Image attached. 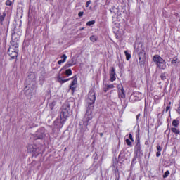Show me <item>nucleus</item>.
<instances>
[{"instance_id":"f257e3e1","label":"nucleus","mask_w":180,"mask_h":180,"mask_svg":"<svg viewBox=\"0 0 180 180\" xmlns=\"http://www.w3.org/2000/svg\"><path fill=\"white\" fill-rule=\"evenodd\" d=\"M86 101V103H88L89 106L87 108L86 115L83 120V123L84 126H88L89 124V121L92 120V118L94 117V106L92 105H94V103H95V101H96V96L94 89H91L89 92L88 97Z\"/></svg>"},{"instance_id":"f03ea898","label":"nucleus","mask_w":180,"mask_h":180,"mask_svg":"<svg viewBox=\"0 0 180 180\" xmlns=\"http://www.w3.org/2000/svg\"><path fill=\"white\" fill-rule=\"evenodd\" d=\"M71 115V110H70V105H63L62 112H60V117H58L54 122L55 126L57 129H62L64 126V123L67 121V118Z\"/></svg>"},{"instance_id":"7ed1b4c3","label":"nucleus","mask_w":180,"mask_h":180,"mask_svg":"<svg viewBox=\"0 0 180 180\" xmlns=\"http://www.w3.org/2000/svg\"><path fill=\"white\" fill-rule=\"evenodd\" d=\"M19 53V43L15 41H11V44L8 50V54L11 58H16Z\"/></svg>"},{"instance_id":"20e7f679","label":"nucleus","mask_w":180,"mask_h":180,"mask_svg":"<svg viewBox=\"0 0 180 180\" xmlns=\"http://www.w3.org/2000/svg\"><path fill=\"white\" fill-rule=\"evenodd\" d=\"M153 61L156 63V65L160 70H165L167 68V62L159 55H155L153 56Z\"/></svg>"},{"instance_id":"39448f33","label":"nucleus","mask_w":180,"mask_h":180,"mask_svg":"<svg viewBox=\"0 0 180 180\" xmlns=\"http://www.w3.org/2000/svg\"><path fill=\"white\" fill-rule=\"evenodd\" d=\"M153 61L156 63V65L160 70H165L167 68V62L159 55H155L153 56Z\"/></svg>"},{"instance_id":"423d86ee","label":"nucleus","mask_w":180,"mask_h":180,"mask_svg":"<svg viewBox=\"0 0 180 180\" xmlns=\"http://www.w3.org/2000/svg\"><path fill=\"white\" fill-rule=\"evenodd\" d=\"M129 101L131 102H137V101H141V94L139 92L133 93L129 97Z\"/></svg>"},{"instance_id":"0eeeda50","label":"nucleus","mask_w":180,"mask_h":180,"mask_svg":"<svg viewBox=\"0 0 180 180\" xmlns=\"http://www.w3.org/2000/svg\"><path fill=\"white\" fill-rule=\"evenodd\" d=\"M35 137L36 140L44 139L46 137V134H44V129H42L37 131L35 133Z\"/></svg>"},{"instance_id":"6e6552de","label":"nucleus","mask_w":180,"mask_h":180,"mask_svg":"<svg viewBox=\"0 0 180 180\" xmlns=\"http://www.w3.org/2000/svg\"><path fill=\"white\" fill-rule=\"evenodd\" d=\"M70 79H73L70 84V89H71V91H75V89L77 88V84H78V79L77 78V76H74L73 77L70 78Z\"/></svg>"},{"instance_id":"1a4fd4ad","label":"nucleus","mask_w":180,"mask_h":180,"mask_svg":"<svg viewBox=\"0 0 180 180\" xmlns=\"http://www.w3.org/2000/svg\"><path fill=\"white\" fill-rule=\"evenodd\" d=\"M116 77H117V75H116L115 68H111L110 71V81L111 82L116 81Z\"/></svg>"},{"instance_id":"9d476101","label":"nucleus","mask_w":180,"mask_h":180,"mask_svg":"<svg viewBox=\"0 0 180 180\" xmlns=\"http://www.w3.org/2000/svg\"><path fill=\"white\" fill-rule=\"evenodd\" d=\"M70 79H63L60 75H58L57 76V81L59 84H61V85H63V84H65V82H68Z\"/></svg>"},{"instance_id":"9b49d317","label":"nucleus","mask_w":180,"mask_h":180,"mask_svg":"<svg viewBox=\"0 0 180 180\" xmlns=\"http://www.w3.org/2000/svg\"><path fill=\"white\" fill-rule=\"evenodd\" d=\"M135 153L136 155H139L141 153V147L140 143H138L135 146Z\"/></svg>"},{"instance_id":"f8f14e48","label":"nucleus","mask_w":180,"mask_h":180,"mask_svg":"<svg viewBox=\"0 0 180 180\" xmlns=\"http://www.w3.org/2000/svg\"><path fill=\"white\" fill-rule=\"evenodd\" d=\"M60 58L62 60H60L58 62V64H59V65H61V64H64V63H65V61H67V55L65 54H63Z\"/></svg>"},{"instance_id":"ddd939ff","label":"nucleus","mask_w":180,"mask_h":180,"mask_svg":"<svg viewBox=\"0 0 180 180\" xmlns=\"http://www.w3.org/2000/svg\"><path fill=\"white\" fill-rule=\"evenodd\" d=\"M115 88V86L113 84H106L105 87L103 89L104 92H108V91H110V89H113Z\"/></svg>"},{"instance_id":"4468645a","label":"nucleus","mask_w":180,"mask_h":180,"mask_svg":"<svg viewBox=\"0 0 180 180\" xmlns=\"http://www.w3.org/2000/svg\"><path fill=\"white\" fill-rule=\"evenodd\" d=\"M27 148L30 153H34L36 148L34 147V145L30 144L27 146Z\"/></svg>"},{"instance_id":"2eb2a0df","label":"nucleus","mask_w":180,"mask_h":180,"mask_svg":"<svg viewBox=\"0 0 180 180\" xmlns=\"http://www.w3.org/2000/svg\"><path fill=\"white\" fill-rule=\"evenodd\" d=\"M118 95H119V97L122 98V99H124V98H126V94L124 93V89L118 91Z\"/></svg>"},{"instance_id":"dca6fc26","label":"nucleus","mask_w":180,"mask_h":180,"mask_svg":"<svg viewBox=\"0 0 180 180\" xmlns=\"http://www.w3.org/2000/svg\"><path fill=\"white\" fill-rule=\"evenodd\" d=\"M124 54H125V56H126V60H127V61H129V60H130V58H131V54H130V53H129V51H124Z\"/></svg>"},{"instance_id":"f3484780","label":"nucleus","mask_w":180,"mask_h":180,"mask_svg":"<svg viewBox=\"0 0 180 180\" xmlns=\"http://www.w3.org/2000/svg\"><path fill=\"white\" fill-rule=\"evenodd\" d=\"M172 126L174 127H178L179 126V120H174L172 122Z\"/></svg>"},{"instance_id":"a211bd4d","label":"nucleus","mask_w":180,"mask_h":180,"mask_svg":"<svg viewBox=\"0 0 180 180\" xmlns=\"http://www.w3.org/2000/svg\"><path fill=\"white\" fill-rule=\"evenodd\" d=\"M68 67H72V65H75V62H74V60L72 59L70 61L67 63Z\"/></svg>"},{"instance_id":"6ab92c4d","label":"nucleus","mask_w":180,"mask_h":180,"mask_svg":"<svg viewBox=\"0 0 180 180\" xmlns=\"http://www.w3.org/2000/svg\"><path fill=\"white\" fill-rule=\"evenodd\" d=\"M171 130H172V133H174L175 134H179V133H180L179 130H178V129H176L175 127L171 128Z\"/></svg>"},{"instance_id":"aec40b11","label":"nucleus","mask_w":180,"mask_h":180,"mask_svg":"<svg viewBox=\"0 0 180 180\" xmlns=\"http://www.w3.org/2000/svg\"><path fill=\"white\" fill-rule=\"evenodd\" d=\"M65 74L68 75V77H70V75H72V70H71V69H68L65 71Z\"/></svg>"},{"instance_id":"412c9836","label":"nucleus","mask_w":180,"mask_h":180,"mask_svg":"<svg viewBox=\"0 0 180 180\" xmlns=\"http://www.w3.org/2000/svg\"><path fill=\"white\" fill-rule=\"evenodd\" d=\"M90 40H91V41H93V43H95V41H96V40H98V37L93 35V36L90 37Z\"/></svg>"},{"instance_id":"4be33fe9","label":"nucleus","mask_w":180,"mask_h":180,"mask_svg":"<svg viewBox=\"0 0 180 180\" xmlns=\"http://www.w3.org/2000/svg\"><path fill=\"white\" fill-rule=\"evenodd\" d=\"M91 25H95V20L89 21L86 22L87 26H91Z\"/></svg>"},{"instance_id":"5701e85b","label":"nucleus","mask_w":180,"mask_h":180,"mask_svg":"<svg viewBox=\"0 0 180 180\" xmlns=\"http://www.w3.org/2000/svg\"><path fill=\"white\" fill-rule=\"evenodd\" d=\"M160 78H161V79H162V81H165V79H167V76L165 75V73H162L160 75Z\"/></svg>"},{"instance_id":"b1692460","label":"nucleus","mask_w":180,"mask_h":180,"mask_svg":"<svg viewBox=\"0 0 180 180\" xmlns=\"http://www.w3.org/2000/svg\"><path fill=\"white\" fill-rule=\"evenodd\" d=\"M117 89H118V92L120 91H123L124 89H123V85L122 84H118L117 85Z\"/></svg>"},{"instance_id":"393cba45","label":"nucleus","mask_w":180,"mask_h":180,"mask_svg":"<svg viewBox=\"0 0 180 180\" xmlns=\"http://www.w3.org/2000/svg\"><path fill=\"white\" fill-rule=\"evenodd\" d=\"M169 176V171H166L163 175V178H167Z\"/></svg>"},{"instance_id":"a878e982","label":"nucleus","mask_w":180,"mask_h":180,"mask_svg":"<svg viewBox=\"0 0 180 180\" xmlns=\"http://www.w3.org/2000/svg\"><path fill=\"white\" fill-rule=\"evenodd\" d=\"M125 143L127 144V146H131V141L130 139H127L125 140Z\"/></svg>"},{"instance_id":"bb28decb","label":"nucleus","mask_w":180,"mask_h":180,"mask_svg":"<svg viewBox=\"0 0 180 180\" xmlns=\"http://www.w3.org/2000/svg\"><path fill=\"white\" fill-rule=\"evenodd\" d=\"M6 5L7 6H11L12 5V1H11V0H7V1H6Z\"/></svg>"},{"instance_id":"cd10ccee","label":"nucleus","mask_w":180,"mask_h":180,"mask_svg":"<svg viewBox=\"0 0 180 180\" xmlns=\"http://www.w3.org/2000/svg\"><path fill=\"white\" fill-rule=\"evenodd\" d=\"M158 151L161 152L162 151V147H161L160 145H158L156 147Z\"/></svg>"},{"instance_id":"c85d7f7f","label":"nucleus","mask_w":180,"mask_h":180,"mask_svg":"<svg viewBox=\"0 0 180 180\" xmlns=\"http://www.w3.org/2000/svg\"><path fill=\"white\" fill-rule=\"evenodd\" d=\"M4 20H5V13H4L3 15L0 16L1 22H4Z\"/></svg>"},{"instance_id":"c756f323","label":"nucleus","mask_w":180,"mask_h":180,"mask_svg":"<svg viewBox=\"0 0 180 180\" xmlns=\"http://www.w3.org/2000/svg\"><path fill=\"white\" fill-rule=\"evenodd\" d=\"M129 140L133 143L134 141V139H133V135L131 134H129Z\"/></svg>"},{"instance_id":"7c9ffc66","label":"nucleus","mask_w":180,"mask_h":180,"mask_svg":"<svg viewBox=\"0 0 180 180\" xmlns=\"http://www.w3.org/2000/svg\"><path fill=\"white\" fill-rule=\"evenodd\" d=\"M78 16H79V18H82V16H84V12H82V11L79 12Z\"/></svg>"},{"instance_id":"2f4dec72","label":"nucleus","mask_w":180,"mask_h":180,"mask_svg":"<svg viewBox=\"0 0 180 180\" xmlns=\"http://www.w3.org/2000/svg\"><path fill=\"white\" fill-rule=\"evenodd\" d=\"M89 5H91V1H86V8H89Z\"/></svg>"},{"instance_id":"473e14b6","label":"nucleus","mask_w":180,"mask_h":180,"mask_svg":"<svg viewBox=\"0 0 180 180\" xmlns=\"http://www.w3.org/2000/svg\"><path fill=\"white\" fill-rule=\"evenodd\" d=\"M178 61V59H173L172 61H171V63L172 64H176V62Z\"/></svg>"},{"instance_id":"72a5a7b5","label":"nucleus","mask_w":180,"mask_h":180,"mask_svg":"<svg viewBox=\"0 0 180 180\" xmlns=\"http://www.w3.org/2000/svg\"><path fill=\"white\" fill-rule=\"evenodd\" d=\"M160 156H161V152L158 151V152L156 153V157H160Z\"/></svg>"},{"instance_id":"f704fd0d","label":"nucleus","mask_w":180,"mask_h":180,"mask_svg":"<svg viewBox=\"0 0 180 180\" xmlns=\"http://www.w3.org/2000/svg\"><path fill=\"white\" fill-rule=\"evenodd\" d=\"M176 112H178L179 115H180V104H179V107L176 109Z\"/></svg>"},{"instance_id":"c9c22d12","label":"nucleus","mask_w":180,"mask_h":180,"mask_svg":"<svg viewBox=\"0 0 180 180\" xmlns=\"http://www.w3.org/2000/svg\"><path fill=\"white\" fill-rule=\"evenodd\" d=\"M169 109H171L170 106L166 107V112H168V110H169Z\"/></svg>"},{"instance_id":"e433bc0d","label":"nucleus","mask_w":180,"mask_h":180,"mask_svg":"<svg viewBox=\"0 0 180 180\" xmlns=\"http://www.w3.org/2000/svg\"><path fill=\"white\" fill-rule=\"evenodd\" d=\"M15 35L12 36V40H14Z\"/></svg>"},{"instance_id":"4c0bfd02","label":"nucleus","mask_w":180,"mask_h":180,"mask_svg":"<svg viewBox=\"0 0 180 180\" xmlns=\"http://www.w3.org/2000/svg\"><path fill=\"white\" fill-rule=\"evenodd\" d=\"M139 61H141V57L139 56Z\"/></svg>"},{"instance_id":"58836bf2","label":"nucleus","mask_w":180,"mask_h":180,"mask_svg":"<svg viewBox=\"0 0 180 180\" xmlns=\"http://www.w3.org/2000/svg\"><path fill=\"white\" fill-rule=\"evenodd\" d=\"M82 30H84V28H82Z\"/></svg>"}]
</instances>
